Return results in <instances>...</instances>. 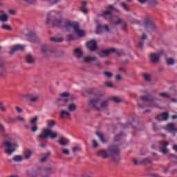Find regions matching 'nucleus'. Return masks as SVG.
Masks as SVG:
<instances>
[{
    "instance_id": "f257e3e1",
    "label": "nucleus",
    "mask_w": 177,
    "mask_h": 177,
    "mask_svg": "<svg viewBox=\"0 0 177 177\" xmlns=\"http://www.w3.org/2000/svg\"><path fill=\"white\" fill-rule=\"evenodd\" d=\"M0 133L3 137V140L0 143V149H4V153L8 156H12L19 145L16 142H12L13 138L9 133H6V127L0 122Z\"/></svg>"
},
{
    "instance_id": "f03ea898",
    "label": "nucleus",
    "mask_w": 177,
    "mask_h": 177,
    "mask_svg": "<svg viewBox=\"0 0 177 177\" xmlns=\"http://www.w3.org/2000/svg\"><path fill=\"white\" fill-rule=\"evenodd\" d=\"M96 156L106 159L110 157L115 164H118L121 161V148L117 145H112L108 147L107 150L100 149L97 151Z\"/></svg>"
},
{
    "instance_id": "7ed1b4c3",
    "label": "nucleus",
    "mask_w": 177,
    "mask_h": 177,
    "mask_svg": "<svg viewBox=\"0 0 177 177\" xmlns=\"http://www.w3.org/2000/svg\"><path fill=\"white\" fill-rule=\"evenodd\" d=\"M56 127V121L54 120H49L47 121V128L44 129L42 133L38 136L40 140H45V139L50 138L51 140L57 139V132L53 131V128Z\"/></svg>"
},
{
    "instance_id": "20e7f679",
    "label": "nucleus",
    "mask_w": 177,
    "mask_h": 177,
    "mask_svg": "<svg viewBox=\"0 0 177 177\" xmlns=\"http://www.w3.org/2000/svg\"><path fill=\"white\" fill-rule=\"evenodd\" d=\"M64 28L68 31H70V28H72L74 32L80 38L85 37V30L80 29V24L78 22L66 21Z\"/></svg>"
},
{
    "instance_id": "39448f33",
    "label": "nucleus",
    "mask_w": 177,
    "mask_h": 177,
    "mask_svg": "<svg viewBox=\"0 0 177 177\" xmlns=\"http://www.w3.org/2000/svg\"><path fill=\"white\" fill-rule=\"evenodd\" d=\"M35 172L37 177H49L53 173V169L52 167H41L38 168Z\"/></svg>"
},
{
    "instance_id": "423d86ee",
    "label": "nucleus",
    "mask_w": 177,
    "mask_h": 177,
    "mask_svg": "<svg viewBox=\"0 0 177 177\" xmlns=\"http://www.w3.org/2000/svg\"><path fill=\"white\" fill-rule=\"evenodd\" d=\"M168 146H169V142L162 140L159 142V151L167 156L168 154L169 149H168Z\"/></svg>"
},
{
    "instance_id": "0eeeda50",
    "label": "nucleus",
    "mask_w": 177,
    "mask_h": 177,
    "mask_svg": "<svg viewBox=\"0 0 177 177\" xmlns=\"http://www.w3.org/2000/svg\"><path fill=\"white\" fill-rule=\"evenodd\" d=\"M100 102V98H93L89 99L88 101V104L91 109L97 110V111H100V107H99V103Z\"/></svg>"
},
{
    "instance_id": "6e6552de",
    "label": "nucleus",
    "mask_w": 177,
    "mask_h": 177,
    "mask_svg": "<svg viewBox=\"0 0 177 177\" xmlns=\"http://www.w3.org/2000/svg\"><path fill=\"white\" fill-rule=\"evenodd\" d=\"M115 53L118 56H121V53L117 51V49L112 48L111 49L102 50L100 53V57H106L109 56L111 53Z\"/></svg>"
},
{
    "instance_id": "1a4fd4ad",
    "label": "nucleus",
    "mask_w": 177,
    "mask_h": 177,
    "mask_svg": "<svg viewBox=\"0 0 177 177\" xmlns=\"http://www.w3.org/2000/svg\"><path fill=\"white\" fill-rule=\"evenodd\" d=\"M41 50L44 56H45L46 57H48V56H50V55H53V53H55L56 52V50H52L48 46H43Z\"/></svg>"
},
{
    "instance_id": "9d476101",
    "label": "nucleus",
    "mask_w": 177,
    "mask_h": 177,
    "mask_svg": "<svg viewBox=\"0 0 177 177\" xmlns=\"http://www.w3.org/2000/svg\"><path fill=\"white\" fill-rule=\"evenodd\" d=\"M141 5H145V3H147L149 8H156V6H158V0H138Z\"/></svg>"
},
{
    "instance_id": "9b49d317",
    "label": "nucleus",
    "mask_w": 177,
    "mask_h": 177,
    "mask_svg": "<svg viewBox=\"0 0 177 177\" xmlns=\"http://www.w3.org/2000/svg\"><path fill=\"white\" fill-rule=\"evenodd\" d=\"M87 48L90 52H96L97 50V41L96 40H91L87 42Z\"/></svg>"
},
{
    "instance_id": "f8f14e48",
    "label": "nucleus",
    "mask_w": 177,
    "mask_h": 177,
    "mask_svg": "<svg viewBox=\"0 0 177 177\" xmlns=\"http://www.w3.org/2000/svg\"><path fill=\"white\" fill-rule=\"evenodd\" d=\"M26 49V47L21 44H17L15 46H13L11 48L10 51L9 52V55H15L16 52L18 50H21V52H24V50Z\"/></svg>"
},
{
    "instance_id": "ddd939ff",
    "label": "nucleus",
    "mask_w": 177,
    "mask_h": 177,
    "mask_svg": "<svg viewBox=\"0 0 177 177\" xmlns=\"http://www.w3.org/2000/svg\"><path fill=\"white\" fill-rule=\"evenodd\" d=\"M28 41H29V42H32V44H35V42H37L38 35H37V33H35V32L30 31L28 34Z\"/></svg>"
},
{
    "instance_id": "4468645a",
    "label": "nucleus",
    "mask_w": 177,
    "mask_h": 177,
    "mask_svg": "<svg viewBox=\"0 0 177 177\" xmlns=\"http://www.w3.org/2000/svg\"><path fill=\"white\" fill-rule=\"evenodd\" d=\"M140 99L141 100H142V102H154V100H156V97H154V96L150 94L141 95Z\"/></svg>"
},
{
    "instance_id": "2eb2a0df",
    "label": "nucleus",
    "mask_w": 177,
    "mask_h": 177,
    "mask_svg": "<svg viewBox=\"0 0 177 177\" xmlns=\"http://www.w3.org/2000/svg\"><path fill=\"white\" fill-rule=\"evenodd\" d=\"M149 59L151 63H153L154 64H156L160 62V55L156 53H151L149 55Z\"/></svg>"
},
{
    "instance_id": "dca6fc26",
    "label": "nucleus",
    "mask_w": 177,
    "mask_h": 177,
    "mask_svg": "<svg viewBox=\"0 0 177 177\" xmlns=\"http://www.w3.org/2000/svg\"><path fill=\"white\" fill-rule=\"evenodd\" d=\"M154 159L151 157H147L140 161V165H147V164H152Z\"/></svg>"
},
{
    "instance_id": "f3484780",
    "label": "nucleus",
    "mask_w": 177,
    "mask_h": 177,
    "mask_svg": "<svg viewBox=\"0 0 177 177\" xmlns=\"http://www.w3.org/2000/svg\"><path fill=\"white\" fill-rule=\"evenodd\" d=\"M109 103H110V100H104L102 101L99 106L100 110H107L109 109Z\"/></svg>"
},
{
    "instance_id": "a211bd4d",
    "label": "nucleus",
    "mask_w": 177,
    "mask_h": 177,
    "mask_svg": "<svg viewBox=\"0 0 177 177\" xmlns=\"http://www.w3.org/2000/svg\"><path fill=\"white\" fill-rule=\"evenodd\" d=\"M28 100L30 102V103H37L39 100V97L37 95H33L32 94L27 95Z\"/></svg>"
},
{
    "instance_id": "6ab92c4d",
    "label": "nucleus",
    "mask_w": 177,
    "mask_h": 177,
    "mask_svg": "<svg viewBox=\"0 0 177 177\" xmlns=\"http://www.w3.org/2000/svg\"><path fill=\"white\" fill-rule=\"evenodd\" d=\"M95 22L97 23V24L96 30L95 32V34H96L97 35H100V34H102V32H103V31H104L103 26H102V24H99L100 23L99 20H96Z\"/></svg>"
},
{
    "instance_id": "aec40b11",
    "label": "nucleus",
    "mask_w": 177,
    "mask_h": 177,
    "mask_svg": "<svg viewBox=\"0 0 177 177\" xmlns=\"http://www.w3.org/2000/svg\"><path fill=\"white\" fill-rule=\"evenodd\" d=\"M74 55L77 59H82L84 57V53L81 48H75L74 50Z\"/></svg>"
},
{
    "instance_id": "412c9836",
    "label": "nucleus",
    "mask_w": 177,
    "mask_h": 177,
    "mask_svg": "<svg viewBox=\"0 0 177 177\" xmlns=\"http://www.w3.org/2000/svg\"><path fill=\"white\" fill-rule=\"evenodd\" d=\"M167 129L169 131V132L174 133V135H175V132H177V129H175V124L174 123L168 124L167 126Z\"/></svg>"
},
{
    "instance_id": "4be33fe9",
    "label": "nucleus",
    "mask_w": 177,
    "mask_h": 177,
    "mask_svg": "<svg viewBox=\"0 0 177 177\" xmlns=\"http://www.w3.org/2000/svg\"><path fill=\"white\" fill-rule=\"evenodd\" d=\"M68 102V99L67 98H59L57 100V104L59 107L64 106L67 105Z\"/></svg>"
},
{
    "instance_id": "5701e85b",
    "label": "nucleus",
    "mask_w": 177,
    "mask_h": 177,
    "mask_svg": "<svg viewBox=\"0 0 177 177\" xmlns=\"http://www.w3.org/2000/svg\"><path fill=\"white\" fill-rule=\"evenodd\" d=\"M103 18L106 19V20H110L113 19V13L111 11H104L102 12V15Z\"/></svg>"
},
{
    "instance_id": "b1692460",
    "label": "nucleus",
    "mask_w": 177,
    "mask_h": 177,
    "mask_svg": "<svg viewBox=\"0 0 177 177\" xmlns=\"http://www.w3.org/2000/svg\"><path fill=\"white\" fill-rule=\"evenodd\" d=\"M26 63L28 64H34L35 63V58L31 54H28L26 56Z\"/></svg>"
},
{
    "instance_id": "393cba45",
    "label": "nucleus",
    "mask_w": 177,
    "mask_h": 177,
    "mask_svg": "<svg viewBox=\"0 0 177 177\" xmlns=\"http://www.w3.org/2000/svg\"><path fill=\"white\" fill-rule=\"evenodd\" d=\"M154 22L153 20L150 19V18L147 17L145 21L144 22V27L145 28H150V26L153 24Z\"/></svg>"
},
{
    "instance_id": "a878e982",
    "label": "nucleus",
    "mask_w": 177,
    "mask_h": 177,
    "mask_svg": "<svg viewBox=\"0 0 177 177\" xmlns=\"http://www.w3.org/2000/svg\"><path fill=\"white\" fill-rule=\"evenodd\" d=\"M63 20L62 19L55 18L54 20H52L51 23L54 27H60Z\"/></svg>"
},
{
    "instance_id": "bb28decb",
    "label": "nucleus",
    "mask_w": 177,
    "mask_h": 177,
    "mask_svg": "<svg viewBox=\"0 0 177 177\" xmlns=\"http://www.w3.org/2000/svg\"><path fill=\"white\" fill-rule=\"evenodd\" d=\"M86 5H88V2L83 1L82 3V6L80 7L81 12H82L84 14H86L88 12V8H86Z\"/></svg>"
},
{
    "instance_id": "cd10ccee",
    "label": "nucleus",
    "mask_w": 177,
    "mask_h": 177,
    "mask_svg": "<svg viewBox=\"0 0 177 177\" xmlns=\"http://www.w3.org/2000/svg\"><path fill=\"white\" fill-rule=\"evenodd\" d=\"M58 143H59V145H61L62 146H67V145L70 143V140L64 137H62L60 140L58 141Z\"/></svg>"
},
{
    "instance_id": "c85d7f7f",
    "label": "nucleus",
    "mask_w": 177,
    "mask_h": 177,
    "mask_svg": "<svg viewBox=\"0 0 177 177\" xmlns=\"http://www.w3.org/2000/svg\"><path fill=\"white\" fill-rule=\"evenodd\" d=\"M31 156H32V151L30 149H26L24 151V158L26 160H30V158H31Z\"/></svg>"
},
{
    "instance_id": "c756f323",
    "label": "nucleus",
    "mask_w": 177,
    "mask_h": 177,
    "mask_svg": "<svg viewBox=\"0 0 177 177\" xmlns=\"http://www.w3.org/2000/svg\"><path fill=\"white\" fill-rule=\"evenodd\" d=\"M6 124H16L17 119L12 117H8L7 119L4 120Z\"/></svg>"
},
{
    "instance_id": "7c9ffc66",
    "label": "nucleus",
    "mask_w": 177,
    "mask_h": 177,
    "mask_svg": "<svg viewBox=\"0 0 177 177\" xmlns=\"http://www.w3.org/2000/svg\"><path fill=\"white\" fill-rule=\"evenodd\" d=\"M97 59L96 57H85L83 58L84 63H91V62H95Z\"/></svg>"
},
{
    "instance_id": "2f4dec72",
    "label": "nucleus",
    "mask_w": 177,
    "mask_h": 177,
    "mask_svg": "<svg viewBox=\"0 0 177 177\" xmlns=\"http://www.w3.org/2000/svg\"><path fill=\"white\" fill-rule=\"evenodd\" d=\"M12 161H14V162H21V161H23V156H21V155H15L12 158Z\"/></svg>"
},
{
    "instance_id": "473e14b6",
    "label": "nucleus",
    "mask_w": 177,
    "mask_h": 177,
    "mask_svg": "<svg viewBox=\"0 0 177 177\" xmlns=\"http://www.w3.org/2000/svg\"><path fill=\"white\" fill-rule=\"evenodd\" d=\"M167 158L171 162H177V156H176V155H174V154H172V153L169 154L167 156Z\"/></svg>"
},
{
    "instance_id": "72a5a7b5",
    "label": "nucleus",
    "mask_w": 177,
    "mask_h": 177,
    "mask_svg": "<svg viewBox=\"0 0 177 177\" xmlns=\"http://www.w3.org/2000/svg\"><path fill=\"white\" fill-rule=\"evenodd\" d=\"M96 135L97 136H98V138H100V140H101L102 143H106L107 142V140H106V138H104V136L103 135V133L97 131Z\"/></svg>"
},
{
    "instance_id": "f704fd0d",
    "label": "nucleus",
    "mask_w": 177,
    "mask_h": 177,
    "mask_svg": "<svg viewBox=\"0 0 177 177\" xmlns=\"http://www.w3.org/2000/svg\"><path fill=\"white\" fill-rule=\"evenodd\" d=\"M5 75V64L0 62V77Z\"/></svg>"
},
{
    "instance_id": "c9c22d12",
    "label": "nucleus",
    "mask_w": 177,
    "mask_h": 177,
    "mask_svg": "<svg viewBox=\"0 0 177 177\" xmlns=\"http://www.w3.org/2000/svg\"><path fill=\"white\" fill-rule=\"evenodd\" d=\"M50 151H48L47 153L42 158L39 159V161L41 162H46L48 161V159L49 157H50Z\"/></svg>"
},
{
    "instance_id": "e433bc0d",
    "label": "nucleus",
    "mask_w": 177,
    "mask_h": 177,
    "mask_svg": "<svg viewBox=\"0 0 177 177\" xmlns=\"http://www.w3.org/2000/svg\"><path fill=\"white\" fill-rule=\"evenodd\" d=\"M70 115H71V114L70 113V112L66 111V110H63L61 111L60 113V117L61 118H64V117H70Z\"/></svg>"
},
{
    "instance_id": "4c0bfd02",
    "label": "nucleus",
    "mask_w": 177,
    "mask_h": 177,
    "mask_svg": "<svg viewBox=\"0 0 177 177\" xmlns=\"http://www.w3.org/2000/svg\"><path fill=\"white\" fill-rule=\"evenodd\" d=\"M68 111H75L77 110V105L75 104L72 103L68 106Z\"/></svg>"
},
{
    "instance_id": "58836bf2",
    "label": "nucleus",
    "mask_w": 177,
    "mask_h": 177,
    "mask_svg": "<svg viewBox=\"0 0 177 177\" xmlns=\"http://www.w3.org/2000/svg\"><path fill=\"white\" fill-rule=\"evenodd\" d=\"M50 41H51L52 42L60 43V42H63L64 39H63V37H60V38L50 37Z\"/></svg>"
},
{
    "instance_id": "ea45409f",
    "label": "nucleus",
    "mask_w": 177,
    "mask_h": 177,
    "mask_svg": "<svg viewBox=\"0 0 177 177\" xmlns=\"http://www.w3.org/2000/svg\"><path fill=\"white\" fill-rule=\"evenodd\" d=\"M160 115H162L163 121H167L168 120V118H169V113L168 112L162 113Z\"/></svg>"
},
{
    "instance_id": "a19ab883",
    "label": "nucleus",
    "mask_w": 177,
    "mask_h": 177,
    "mask_svg": "<svg viewBox=\"0 0 177 177\" xmlns=\"http://www.w3.org/2000/svg\"><path fill=\"white\" fill-rule=\"evenodd\" d=\"M124 136V133L121 132L119 134L115 136L113 140L115 142H118L119 140H121V138Z\"/></svg>"
},
{
    "instance_id": "79ce46f5",
    "label": "nucleus",
    "mask_w": 177,
    "mask_h": 177,
    "mask_svg": "<svg viewBox=\"0 0 177 177\" xmlns=\"http://www.w3.org/2000/svg\"><path fill=\"white\" fill-rule=\"evenodd\" d=\"M8 15L5 14V12L0 17V21H2L3 23H5L8 21Z\"/></svg>"
},
{
    "instance_id": "37998d69",
    "label": "nucleus",
    "mask_w": 177,
    "mask_h": 177,
    "mask_svg": "<svg viewBox=\"0 0 177 177\" xmlns=\"http://www.w3.org/2000/svg\"><path fill=\"white\" fill-rule=\"evenodd\" d=\"M66 41L68 42H70L71 41H75V37H74V35L69 34L66 36Z\"/></svg>"
},
{
    "instance_id": "c03bdc74",
    "label": "nucleus",
    "mask_w": 177,
    "mask_h": 177,
    "mask_svg": "<svg viewBox=\"0 0 177 177\" xmlns=\"http://www.w3.org/2000/svg\"><path fill=\"white\" fill-rule=\"evenodd\" d=\"M166 62L168 66H174V64H175V59L173 58H168Z\"/></svg>"
},
{
    "instance_id": "a18cd8bd",
    "label": "nucleus",
    "mask_w": 177,
    "mask_h": 177,
    "mask_svg": "<svg viewBox=\"0 0 177 177\" xmlns=\"http://www.w3.org/2000/svg\"><path fill=\"white\" fill-rule=\"evenodd\" d=\"M168 172H171V165H169L166 167H163V174H168Z\"/></svg>"
},
{
    "instance_id": "49530a36",
    "label": "nucleus",
    "mask_w": 177,
    "mask_h": 177,
    "mask_svg": "<svg viewBox=\"0 0 177 177\" xmlns=\"http://www.w3.org/2000/svg\"><path fill=\"white\" fill-rule=\"evenodd\" d=\"M0 111H2V113H6V106L3 105V102H0Z\"/></svg>"
},
{
    "instance_id": "de8ad7c7",
    "label": "nucleus",
    "mask_w": 177,
    "mask_h": 177,
    "mask_svg": "<svg viewBox=\"0 0 177 177\" xmlns=\"http://www.w3.org/2000/svg\"><path fill=\"white\" fill-rule=\"evenodd\" d=\"M143 77L147 82H150V81H151V76L150 75L145 73Z\"/></svg>"
},
{
    "instance_id": "09e8293b",
    "label": "nucleus",
    "mask_w": 177,
    "mask_h": 177,
    "mask_svg": "<svg viewBox=\"0 0 177 177\" xmlns=\"http://www.w3.org/2000/svg\"><path fill=\"white\" fill-rule=\"evenodd\" d=\"M1 27V28H3V30H7V31H12V27H10L9 25L3 24Z\"/></svg>"
},
{
    "instance_id": "8fccbe9b",
    "label": "nucleus",
    "mask_w": 177,
    "mask_h": 177,
    "mask_svg": "<svg viewBox=\"0 0 177 177\" xmlns=\"http://www.w3.org/2000/svg\"><path fill=\"white\" fill-rule=\"evenodd\" d=\"M120 6H122V8H123V9L127 12H129V8H128L127 3H125L124 2L120 3Z\"/></svg>"
},
{
    "instance_id": "3c124183",
    "label": "nucleus",
    "mask_w": 177,
    "mask_h": 177,
    "mask_svg": "<svg viewBox=\"0 0 177 177\" xmlns=\"http://www.w3.org/2000/svg\"><path fill=\"white\" fill-rule=\"evenodd\" d=\"M111 100H113L114 103H121V102H122V100L118 98V97H113Z\"/></svg>"
},
{
    "instance_id": "603ef678",
    "label": "nucleus",
    "mask_w": 177,
    "mask_h": 177,
    "mask_svg": "<svg viewBox=\"0 0 177 177\" xmlns=\"http://www.w3.org/2000/svg\"><path fill=\"white\" fill-rule=\"evenodd\" d=\"M104 75H105V77H106V78L113 77V73L111 72H109V71H105L104 73Z\"/></svg>"
},
{
    "instance_id": "864d4df0",
    "label": "nucleus",
    "mask_w": 177,
    "mask_h": 177,
    "mask_svg": "<svg viewBox=\"0 0 177 177\" xmlns=\"http://www.w3.org/2000/svg\"><path fill=\"white\" fill-rule=\"evenodd\" d=\"M102 28H103L104 31H106V32H111L109 25H104V26H102Z\"/></svg>"
},
{
    "instance_id": "5fc2aeb1",
    "label": "nucleus",
    "mask_w": 177,
    "mask_h": 177,
    "mask_svg": "<svg viewBox=\"0 0 177 177\" xmlns=\"http://www.w3.org/2000/svg\"><path fill=\"white\" fill-rule=\"evenodd\" d=\"M86 92L88 95H93L95 93V88H88L86 90Z\"/></svg>"
},
{
    "instance_id": "6e6d98bb",
    "label": "nucleus",
    "mask_w": 177,
    "mask_h": 177,
    "mask_svg": "<svg viewBox=\"0 0 177 177\" xmlns=\"http://www.w3.org/2000/svg\"><path fill=\"white\" fill-rule=\"evenodd\" d=\"M153 157H156L153 158V161H158L160 160V156L156 152H153L152 153Z\"/></svg>"
},
{
    "instance_id": "4d7b16f0",
    "label": "nucleus",
    "mask_w": 177,
    "mask_h": 177,
    "mask_svg": "<svg viewBox=\"0 0 177 177\" xmlns=\"http://www.w3.org/2000/svg\"><path fill=\"white\" fill-rule=\"evenodd\" d=\"M52 12H50L47 14V19H46V23L47 24H49L50 23V17H52Z\"/></svg>"
},
{
    "instance_id": "13d9d810",
    "label": "nucleus",
    "mask_w": 177,
    "mask_h": 177,
    "mask_svg": "<svg viewBox=\"0 0 177 177\" xmlns=\"http://www.w3.org/2000/svg\"><path fill=\"white\" fill-rule=\"evenodd\" d=\"M38 131V126L37 124H33L31 128V132L35 133Z\"/></svg>"
},
{
    "instance_id": "bf43d9fd",
    "label": "nucleus",
    "mask_w": 177,
    "mask_h": 177,
    "mask_svg": "<svg viewBox=\"0 0 177 177\" xmlns=\"http://www.w3.org/2000/svg\"><path fill=\"white\" fill-rule=\"evenodd\" d=\"M61 151L63 153V154H66V156H68L70 154V150L67 149H61Z\"/></svg>"
},
{
    "instance_id": "052dcab7",
    "label": "nucleus",
    "mask_w": 177,
    "mask_h": 177,
    "mask_svg": "<svg viewBox=\"0 0 177 177\" xmlns=\"http://www.w3.org/2000/svg\"><path fill=\"white\" fill-rule=\"evenodd\" d=\"M37 121H38V116H35V118H32L30 120V122L31 124H35V123L37 122Z\"/></svg>"
},
{
    "instance_id": "680f3d73",
    "label": "nucleus",
    "mask_w": 177,
    "mask_h": 177,
    "mask_svg": "<svg viewBox=\"0 0 177 177\" xmlns=\"http://www.w3.org/2000/svg\"><path fill=\"white\" fill-rule=\"evenodd\" d=\"M160 96H162V97H167V99H169V97H171V95H169L168 93H161L160 94Z\"/></svg>"
},
{
    "instance_id": "e2e57ef3",
    "label": "nucleus",
    "mask_w": 177,
    "mask_h": 177,
    "mask_svg": "<svg viewBox=\"0 0 177 177\" xmlns=\"http://www.w3.org/2000/svg\"><path fill=\"white\" fill-rule=\"evenodd\" d=\"M92 143H93V147L94 149H97V147H99V144L97 143V141H96L95 140H93L92 141Z\"/></svg>"
},
{
    "instance_id": "0e129e2a",
    "label": "nucleus",
    "mask_w": 177,
    "mask_h": 177,
    "mask_svg": "<svg viewBox=\"0 0 177 177\" xmlns=\"http://www.w3.org/2000/svg\"><path fill=\"white\" fill-rule=\"evenodd\" d=\"M92 176V172L88 171V172H86L82 175V177H91Z\"/></svg>"
},
{
    "instance_id": "69168bd1",
    "label": "nucleus",
    "mask_w": 177,
    "mask_h": 177,
    "mask_svg": "<svg viewBox=\"0 0 177 177\" xmlns=\"http://www.w3.org/2000/svg\"><path fill=\"white\" fill-rule=\"evenodd\" d=\"M155 118L158 121H164L163 119H162V116L161 113L158 115H156Z\"/></svg>"
},
{
    "instance_id": "338daca9",
    "label": "nucleus",
    "mask_w": 177,
    "mask_h": 177,
    "mask_svg": "<svg viewBox=\"0 0 177 177\" xmlns=\"http://www.w3.org/2000/svg\"><path fill=\"white\" fill-rule=\"evenodd\" d=\"M122 28L123 31H127V28H128V24L127 23H123L122 26Z\"/></svg>"
},
{
    "instance_id": "774afa93",
    "label": "nucleus",
    "mask_w": 177,
    "mask_h": 177,
    "mask_svg": "<svg viewBox=\"0 0 177 177\" xmlns=\"http://www.w3.org/2000/svg\"><path fill=\"white\" fill-rule=\"evenodd\" d=\"M68 96H70V94L67 92H65V93H62L61 94V97H68Z\"/></svg>"
}]
</instances>
